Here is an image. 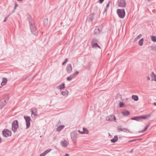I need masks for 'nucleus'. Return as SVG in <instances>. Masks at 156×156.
<instances>
[{
    "label": "nucleus",
    "mask_w": 156,
    "mask_h": 156,
    "mask_svg": "<svg viewBox=\"0 0 156 156\" xmlns=\"http://www.w3.org/2000/svg\"><path fill=\"white\" fill-rule=\"evenodd\" d=\"M117 13L120 18L123 19L124 18L125 15V12L124 9H118L117 10Z\"/></svg>",
    "instance_id": "1"
},
{
    "label": "nucleus",
    "mask_w": 156,
    "mask_h": 156,
    "mask_svg": "<svg viewBox=\"0 0 156 156\" xmlns=\"http://www.w3.org/2000/svg\"><path fill=\"white\" fill-rule=\"evenodd\" d=\"M19 127L18 122L17 120H14L12 123V129L14 133H15L17 131Z\"/></svg>",
    "instance_id": "2"
},
{
    "label": "nucleus",
    "mask_w": 156,
    "mask_h": 156,
    "mask_svg": "<svg viewBox=\"0 0 156 156\" xmlns=\"http://www.w3.org/2000/svg\"><path fill=\"white\" fill-rule=\"evenodd\" d=\"M2 134L4 137H7L11 136L12 132L7 129H5L3 130Z\"/></svg>",
    "instance_id": "3"
},
{
    "label": "nucleus",
    "mask_w": 156,
    "mask_h": 156,
    "mask_svg": "<svg viewBox=\"0 0 156 156\" xmlns=\"http://www.w3.org/2000/svg\"><path fill=\"white\" fill-rule=\"evenodd\" d=\"M79 133L77 131H74L70 133L71 137L73 141H75L77 138Z\"/></svg>",
    "instance_id": "4"
},
{
    "label": "nucleus",
    "mask_w": 156,
    "mask_h": 156,
    "mask_svg": "<svg viewBox=\"0 0 156 156\" xmlns=\"http://www.w3.org/2000/svg\"><path fill=\"white\" fill-rule=\"evenodd\" d=\"M24 118L25 119L26 122V129H28L30 126V121L31 119L29 116H24Z\"/></svg>",
    "instance_id": "5"
},
{
    "label": "nucleus",
    "mask_w": 156,
    "mask_h": 156,
    "mask_svg": "<svg viewBox=\"0 0 156 156\" xmlns=\"http://www.w3.org/2000/svg\"><path fill=\"white\" fill-rule=\"evenodd\" d=\"M30 29L31 33L35 35H37L38 34V31L35 25L30 27Z\"/></svg>",
    "instance_id": "6"
},
{
    "label": "nucleus",
    "mask_w": 156,
    "mask_h": 156,
    "mask_svg": "<svg viewBox=\"0 0 156 156\" xmlns=\"http://www.w3.org/2000/svg\"><path fill=\"white\" fill-rule=\"evenodd\" d=\"M118 5L120 7H125L126 6V3L125 0H120L117 1Z\"/></svg>",
    "instance_id": "7"
},
{
    "label": "nucleus",
    "mask_w": 156,
    "mask_h": 156,
    "mask_svg": "<svg viewBox=\"0 0 156 156\" xmlns=\"http://www.w3.org/2000/svg\"><path fill=\"white\" fill-rule=\"evenodd\" d=\"M27 18L30 27L34 25V20L32 19L31 16L30 15H29Z\"/></svg>",
    "instance_id": "8"
},
{
    "label": "nucleus",
    "mask_w": 156,
    "mask_h": 156,
    "mask_svg": "<svg viewBox=\"0 0 156 156\" xmlns=\"http://www.w3.org/2000/svg\"><path fill=\"white\" fill-rule=\"evenodd\" d=\"M106 120L108 121H115L116 120V118L115 116L113 115H110L106 117Z\"/></svg>",
    "instance_id": "9"
},
{
    "label": "nucleus",
    "mask_w": 156,
    "mask_h": 156,
    "mask_svg": "<svg viewBox=\"0 0 156 156\" xmlns=\"http://www.w3.org/2000/svg\"><path fill=\"white\" fill-rule=\"evenodd\" d=\"M103 27L102 26L97 27L94 30V33L95 34H98L102 30Z\"/></svg>",
    "instance_id": "10"
},
{
    "label": "nucleus",
    "mask_w": 156,
    "mask_h": 156,
    "mask_svg": "<svg viewBox=\"0 0 156 156\" xmlns=\"http://www.w3.org/2000/svg\"><path fill=\"white\" fill-rule=\"evenodd\" d=\"M6 103V101L5 100L2 99L0 100V109H2Z\"/></svg>",
    "instance_id": "11"
},
{
    "label": "nucleus",
    "mask_w": 156,
    "mask_h": 156,
    "mask_svg": "<svg viewBox=\"0 0 156 156\" xmlns=\"http://www.w3.org/2000/svg\"><path fill=\"white\" fill-rule=\"evenodd\" d=\"M66 70L68 73H71L72 70V67L70 64H68L66 67Z\"/></svg>",
    "instance_id": "12"
},
{
    "label": "nucleus",
    "mask_w": 156,
    "mask_h": 156,
    "mask_svg": "<svg viewBox=\"0 0 156 156\" xmlns=\"http://www.w3.org/2000/svg\"><path fill=\"white\" fill-rule=\"evenodd\" d=\"M31 115H34V116L37 115V110L36 108H33L31 109Z\"/></svg>",
    "instance_id": "13"
},
{
    "label": "nucleus",
    "mask_w": 156,
    "mask_h": 156,
    "mask_svg": "<svg viewBox=\"0 0 156 156\" xmlns=\"http://www.w3.org/2000/svg\"><path fill=\"white\" fill-rule=\"evenodd\" d=\"M61 145L63 147H65L67 146L68 143L66 140L62 141L60 143Z\"/></svg>",
    "instance_id": "14"
},
{
    "label": "nucleus",
    "mask_w": 156,
    "mask_h": 156,
    "mask_svg": "<svg viewBox=\"0 0 156 156\" xmlns=\"http://www.w3.org/2000/svg\"><path fill=\"white\" fill-rule=\"evenodd\" d=\"M65 88V84L64 83H62L59 86H57V88L60 90H62Z\"/></svg>",
    "instance_id": "15"
},
{
    "label": "nucleus",
    "mask_w": 156,
    "mask_h": 156,
    "mask_svg": "<svg viewBox=\"0 0 156 156\" xmlns=\"http://www.w3.org/2000/svg\"><path fill=\"white\" fill-rule=\"evenodd\" d=\"M94 13H91L90 14L89 16V19L90 22H92L94 19Z\"/></svg>",
    "instance_id": "16"
},
{
    "label": "nucleus",
    "mask_w": 156,
    "mask_h": 156,
    "mask_svg": "<svg viewBox=\"0 0 156 156\" xmlns=\"http://www.w3.org/2000/svg\"><path fill=\"white\" fill-rule=\"evenodd\" d=\"M122 115L125 116H128L130 114L128 110H125L123 111L122 112Z\"/></svg>",
    "instance_id": "17"
},
{
    "label": "nucleus",
    "mask_w": 156,
    "mask_h": 156,
    "mask_svg": "<svg viewBox=\"0 0 156 156\" xmlns=\"http://www.w3.org/2000/svg\"><path fill=\"white\" fill-rule=\"evenodd\" d=\"M151 76V77L152 80L156 81V75L153 72H152Z\"/></svg>",
    "instance_id": "18"
},
{
    "label": "nucleus",
    "mask_w": 156,
    "mask_h": 156,
    "mask_svg": "<svg viewBox=\"0 0 156 156\" xmlns=\"http://www.w3.org/2000/svg\"><path fill=\"white\" fill-rule=\"evenodd\" d=\"M140 116H135L130 119L131 120H135L137 121H140Z\"/></svg>",
    "instance_id": "19"
},
{
    "label": "nucleus",
    "mask_w": 156,
    "mask_h": 156,
    "mask_svg": "<svg viewBox=\"0 0 156 156\" xmlns=\"http://www.w3.org/2000/svg\"><path fill=\"white\" fill-rule=\"evenodd\" d=\"M118 140V137L117 135H115L114 137L111 140V141L112 143H115Z\"/></svg>",
    "instance_id": "20"
},
{
    "label": "nucleus",
    "mask_w": 156,
    "mask_h": 156,
    "mask_svg": "<svg viewBox=\"0 0 156 156\" xmlns=\"http://www.w3.org/2000/svg\"><path fill=\"white\" fill-rule=\"evenodd\" d=\"M151 115V114H149L148 115H147L145 116H140V121L142 120V119H147V118L149 117L150 115Z\"/></svg>",
    "instance_id": "21"
},
{
    "label": "nucleus",
    "mask_w": 156,
    "mask_h": 156,
    "mask_svg": "<svg viewBox=\"0 0 156 156\" xmlns=\"http://www.w3.org/2000/svg\"><path fill=\"white\" fill-rule=\"evenodd\" d=\"M7 79L6 78H3L2 79V81L1 82V83H2V84L3 85H5L7 82Z\"/></svg>",
    "instance_id": "22"
},
{
    "label": "nucleus",
    "mask_w": 156,
    "mask_h": 156,
    "mask_svg": "<svg viewBox=\"0 0 156 156\" xmlns=\"http://www.w3.org/2000/svg\"><path fill=\"white\" fill-rule=\"evenodd\" d=\"M65 126L63 125H62L59 126L57 128V131L58 132L60 131Z\"/></svg>",
    "instance_id": "23"
},
{
    "label": "nucleus",
    "mask_w": 156,
    "mask_h": 156,
    "mask_svg": "<svg viewBox=\"0 0 156 156\" xmlns=\"http://www.w3.org/2000/svg\"><path fill=\"white\" fill-rule=\"evenodd\" d=\"M74 75L75 74H73L72 75H70V76L68 77L67 78V80L69 81H71L73 78L74 77Z\"/></svg>",
    "instance_id": "24"
},
{
    "label": "nucleus",
    "mask_w": 156,
    "mask_h": 156,
    "mask_svg": "<svg viewBox=\"0 0 156 156\" xmlns=\"http://www.w3.org/2000/svg\"><path fill=\"white\" fill-rule=\"evenodd\" d=\"M132 98L135 101H137L139 99L138 97L136 95H133L132 96Z\"/></svg>",
    "instance_id": "25"
},
{
    "label": "nucleus",
    "mask_w": 156,
    "mask_h": 156,
    "mask_svg": "<svg viewBox=\"0 0 156 156\" xmlns=\"http://www.w3.org/2000/svg\"><path fill=\"white\" fill-rule=\"evenodd\" d=\"M92 47L93 48H100V46L98 45V43H95L93 44H92Z\"/></svg>",
    "instance_id": "26"
},
{
    "label": "nucleus",
    "mask_w": 156,
    "mask_h": 156,
    "mask_svg": "<svg viewBox=\"0 0 156 156\" xmlns=\"http://www.w3.org/2000/svg\"><path fill=\"white\" fill-rule=\"evenodd\" d=\"M98 40L96 38H93L92 39L91 44H95V43H97L98 42Z\"/></svg>",
    "instance_id": "27"
},
{
    "label": "nucleus",
    "mask_w": 156,
    "mask_h": 156,
    "mask_svg": "<svg viewBox=\"0 0 156 156\" xmlns=\"http://www.w3.org/2000/svg\"><path fill=\"white\" fill-rule=\"evenodd\" d=\"M144 39L142 38L139 41V44L140 46L143 45V44Z\"/></svg>",
    "instance_id": "28"
},
{
    "label": "nucleus",
    "mask_w": 156,
    "mask_h": 156,
    "mask_svg": "<svg viewBox=\"0 0 156 156\" xmlns=\"http://www.w3.org/2000/svg\"><path fill=\"white\" fill-rule=\"evenodd\" d=\"M69 93L68 90H66L65 91H62L61 92V94L63 96L67 95Z\"/></svg>",
    "instance_id": "29"
},
{
    "label": "nucleus",
    "mask_w": 156,
    "mask_h": 156,
    "mask_svg": "<svg viewBox=\"0 0 156 156\" xmlns=\"http://www.w3.org/2000/svg\"><path fill=\"white\" fill-rule=\"evenodd\" d=\"M83 131H82V133L85 134H87L88 133V130L87 129L85 128H83Z\"/></svg>",
    "instance_id": "30"
},
{
    "label": "nucleus",
    "mask_w": 156,
    "mask_h": 156,
    "mask_svg": "<svg viewBox=\"0 0 156 156\" xmlns=\"http://www.w3.org/2000/svg\"><path fill=\"white\" fill-rule=\"evenodd\" d=\"M48 19L46 18L44 19L43 20V23L44 26H46L48 23Z\"/></svg>",
    "instance_id": "31"
},
{
    "label": "nucleus",
    "mask_w": 156,
    "mask_h": 156,
    "mask_svg": "<svg viewBox=\"0 0 156 156\" xmlns=\"http://www.w3.org/2000/svg\"><path fill=\"white\" fill-rule=\"evenodd\" d=\"M122 131L126 133L130 132L129 130L126 128H123Z\"/></svg>",
    "instance_id": "32"
},
{
    "label": "nucleus",
    "mask_w": 156,
    "mask_h": 156,
    "mask_svg": "<svg viewBox=\"0 0 156 156\" xmlns=\"http://www.w3.org/2000/svg\"><path fill=\"white\" fill-rule=\"evenodd\" d=\"M151 40L153 41L154 42H156V36H152L151 37Z\"/></svg>",
    "instance_id": "33"
},
{
    "label": "nucleus",
    "mask_w": 156,
    "mask_h": 156,
    "mask_svg": "<svg viewBox=\"0 0 156 156\" xmlns=\"http://www.w3.org/2000/svg\"><path fill=\"white\" fill-rule=\"evenodd\" d=\"M142 36V35L141 34H140L138 36H137L136 38L134 39V41H136L138 39H139L140 37H141Z\"/></svg>",
    "instance_id": "34"
},
{
    "label": "nucleus",
    "mask_w": 156,
    "mask_h": 156,
    "mask_svg": "<svg viewBox=\"0 0 156 156\" xmlns=\"http://www.w3.org/2000/svg\"><path fill=\"white\" fill-rule=\"evenodd\" d=\"M51 150V149L50 148H48L44 152H45L46 154L50 152Z\"/></svg>",
    "instance_id": "35"
},
{
    "label": "nucleus",
    "mask_w": 156,
    "mask_h": 156,
    "mask_svg": "<svg viewBox=\"0 0 156 156\" xmlns=\"http://www.w3.org/2000/svg\"><path fill=\"white\" fill-rule=\"evenodd\" d=\"M124 105V104L122 102H120L119 103V107H122Z\"/></svg>",
    "instance_id": "36"
},
{
    "label": "nucleus",
    "mask_w": 156,
    "mask_h": 156,
    "mask_svg": "<svg viewBox=\"0 0 156 156\" xmlns=\"http://www.w3.org/2000/svg\"><path fill=\"white\" fill-rule=\"evenodd\" d=\"M151 49L152 50L154 51H156V48L153 46L151 47Z\"/></svg>",
    "instance_id": "37"
},
{
    "label": "nucleus",
    "mask_w": 156,
    "mask_h": 156,
    "mask_svg": "<svg viewBox=\"0 0 156 156\" xmlns=\"http://www.w3.org/2000/svg\"><path fill=\"white\" fill-rule=\"evenodd\" d=\"M68 61V59L67 58H66L65 59V60L64 61V62H63L62 63V65H64L65 64L66 62H67Z\"/></svg>",
    "instance_id": "38"
},
{
    "label": "nucleus",
    "mask_w": 156,
    "mask_h": 156,
    "mask_svg": "<svg viewBox=\"0 0 156 156\" xmlns=\"http://www.w3.org/2000/svg\"><path fill=\"white\" fill-rule=\"evenodd\" d=\"M123 129V128H122L121 127H120L119 126H118L117 127V129L118 131H122Z\"/></svg>",
    "instance_id": "39"
},
{
    "label": "nucleus",
    "mask_w": 156,
    "mask_h": 156,
    "mask_svg": "<svg viewBox=\"0 0 156 156\" xmlns=\"http://www.w3.org/2000/svg\"><path fill=\"white\" fill-rule=\"evenodd\" d=\"M10 15V14H9L5 18L4 20H3L4 22H5L6 21L7 19L8 18V17H9Z\"/></svg>",
    "instance_id": "40"
},
{
    "label": "nucleus",
    "mask_w": 156,
    "mask_h": 156,
    "mask_svg": "<svg viewBox=\"0 0 156 156\" xmlns=\"http://www.w3.org/2000/svg\"><path fill=\"white\" fill-rule=\"evenodd\" d=\"M79 72L77 71H76L75 73H73V74H75V76L77 75L78 74H79Z\"/></svg>",
    "instance_id": "41"
},
{
    "label": "nucleus",
    "mask_w": 156,
    "mask_h": 156,
    "mask_svg": "<svg viewBox=\"0 0 156 156\" xmlns=\"http://www.w3.org/2000/svg\"><path fill=\"white\" fill-rule=\"evenodd\" d=\"M46 154L45 152H44L42 153L40 155V156H44Z\"/></svg>",
    "instance_id": "42"
},
{
    "label": "nucleus",
    "mask_w": 156,
    "mask_h": 156,
    "mask_svg": "<svg viewBox=\"0 0 156 156\" xmlns=\"http://www.w3.org/2000/svg\"><path fill=\"white\" fill-rule=\"evenodd\" d=\"M17 6H18V5H17V4H15V7H14V10H13V11H12V13L14 12L15 10V9H16V7Z\"/></svg>",
    "instance_id": "43"
},
{
    "label": "nucleus",
    "mask_w": 156,
    "mask_h": 156,
    "mask_svg": "<svg viewBox=\"0 0 156 156\" xmlns=\"http://www.w3.org/2000/svg\"><path fill=\"white\" fill-rule=\"evenodd\" d=\"M110 3V1H109L108 2V3L106 5V8H107L109 6V4Z\"/></svg>",
    "instance_id": "44"
},
{
    "label": "nucleus",
    "mask_w": 156,
    "mask_h": 156,
    "mask_svg": "<svg viewBox=\"0 0 156 156\" xmlns=\"http://www.w3.org/2000/svg\"><path fill=\"white\" fill-rule=\"evenodd\" d=\"M149 125H147L145 127V128H144V129L146 130L147 128H148V127H149Z\"/></svg>",
    "instance_id": "45"
},
{
    "label": "nucleus",
    "mask_w": 156,
    "mask_h": 156,
    "mask_svg": "<svg viewBox=\"0 0 156 156\" xmlns=\"http://www.w3.org/2000/svg\"><path fill=\"white\" fill-rule=\"evenodd\" d=\"M99 0V2L100 4L102 3L104 1V0Z\"/></svg>",
    "instance_id": "46"
},
{
    "label": "nucleus",
    "mask_w": 156,
    "mask_h": 156,
    "mask_svg": "<svg viewBox=\"0 0 156 156\" xmlns=\"http://www.w3.org/2000/svg\"><path fill=\"white\" fill-rule=\"evenodd\" d=\"M78 132V133H81V134H83V133H82V131H81L80 130H78V131H77Z\"/></svg>",
    "instance_id": "47"
},
{
    "label": "nucleus",
    "mask_w": 156,
    "mask_h": 156,
    "mask_svg": "<svg viewBox=\"0 0 156 156\" xmlns=\"http://www.w3.org/2000/svg\"><path fill=\"white\" fill-rule=\"evenodd\" d=\"M136 139H134V140H129V142H133V141H136Z\"/></svg>",
    "instance_id": "48"
},
{
    "label": "nucleus",
    "mask_w": 156,
    "mask_h": 156,
    "mask_svg": "<svg viewBox=\"0 0 156 156\" xmlns=\"http://www.w3.org/2000/svg\"><path fill=\"white\" fill-rule=\"evenodd\" d=\"M144 132V130L143 129H142V130H141V131H139V133H142Z\"/></svg>",
    "instance_id": "49"
},
{
    "label": "nucleus",
    "mask_w": 156,
    "mask_h": 156,
    "mask_svg": "<svg viewBox=\"0 0 156 156\" xmlns=\"http://www.w3.org/2000/svg\"><path fill=\"white\" fill-rule=\"evenodd\" d=\"M144 132V130L143 129H142V130H141V131H139V133H142Z\"/></svg>",
    "instance_id": "50"
},
{
    "label": "nucleus",
    "mask_w": 156,
    "mask_h": 156,
    "mask_svg": "<svg viewBox=\"0 0 156 156\" xmlns=\"http://www.w3.org/2000/svg\"><path fill=\"white\" fill-rule=\"evenodd\" d=\"M147 80H150V77L149 76H147Z\"/></svg>",
    "instance_id": "51"
},
{
    "label": "nucleus",
    "mask_w": 156,
    "mask_h": 156,
    "mask_svg": "<svg viewBox=\"0 0 156 156\" xmlns=\"http://www.w3.org/2000/svg\"><path fill=\"white\" fill-rule=\"evenodd\" d=\"M4 86V85H3L2 84V83H1V85H0V88H1V87H2Z\"/></svg>",
    "instance_id": "52"
},
{
    "label": "nucleus",
    "mask_w": 156,
    "mask_h": 156,
    "mask_svg": "<svg viewBox=\"0 0 156 156\" xmlns=\"http://www.w3.org/2000/svg\"><path fill=\"white\" fill-rule=\"evenodd\" d=\"M69 156V154H66L65 155H64V156Z\"/></svg>",
    "instance_id": "53"
},
{
    "label": "nucleus",
    "mask_w": 156,
    "mask_h": 156,
    "mask_svg": "<svg viewBox=\"0 0 156 156\" xmlns=\"http://www.w3.org/2000/svg\"><path fill=\"white\" fill-rule=\"evenodd\" d=\"M107 11V9H105V10L104 11V12H105Z\"/></svg>",
    "instance_id": "54"
},
{
    "label": "nucleus",
    "mask_w": 156,
    "mask_h": 156,
    "mask_svg": "<svg viewBox=\"0 0 156 156\" xmlns=\"http://www.w3.org/2000/svg\"><path fill=\"white\" fill-rule=\"evenodd\" d=\"M2 142V139L0 137V143Z\"/></svg>",
    "instance_id": "55"
},
{
    "label": "nucleus",
    "mask_w": 156,
    "mask_h": 156,
    "mask_svg": "<svg viewBox=\"0 0 156 156\" xmlns=\"http://www.w3.org/2000/svg\"><path fill=\"white\" fill-rule=\"evenodd\" d=\"M133 152V149H132V150L131 151H130V153H132Z\"/></svg>",
    "instance_id": "56"
},
{
    "label": "nucleus",
    "mask_w": 156,
    "mask_h": 156,
    "mask_svg": "<svg viewBox=\"0 0 156 156\" xmlns=\"http://www.w3.org/2000/svg\"><path fill=\"white\" fill-rule=\"evenodd\" d=\"M154 105L155 106H156V102H154Z\"/></svg>",
    "instance_id": "57"
},
{
    "label": "nucleus",
    "mask_w": 156,
    "mask_h": 156,
    "mask_svg": "<svg viewBox=\"0 0 156 156\" xmlns=\"http://www.w3.org/2000/svg\"><path fill=\"white\" fill-rule=\"evenodd\" d=\"M143 129L144 130V131H146V130L144 129Z\"/></svg>",
    "instance_id": "58"
},
{
    "label": "nucleus",
    "mask_w": 156,
    "mask_h": 156,
    "mask_svg": "<svg viewBox=\"0 0 156 156\" xmlns=\"http://www.w3.org/2000/svg\"><path fill=\"white\" fill-rule=\"evenodd\" d=\"M148 0V1H151V0Z\"/></svg>",
    "instance_id": "59"
}]
</instances>
